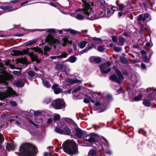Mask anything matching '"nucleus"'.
I'll use <instances>...</instances> for the list:
<instances>
[{
    "label": "nucleus",
    "instance_id": "obj_1",
    "mask_svg": "<svg viewBox=\"0 0 156 156\" xmlns=\"http://www.w3.org/2000/svg\"><path fill=\"white\" fill-rule=\"evenodd\" d=\"M62 146L64 151L69 154L75 155L79 153L78 145L73 140H66L63 143Z\"/></svg>",
    "mask_w": 156,
    "mask_h": 156
},
{
    "label": "nucleus",
    "instance_id": "obj_2",
    "mask_svg": "<svg viewBox=\"0 0 156 156\" xmlns=\"http://www.w3.org/2000/svg\"><path fill=\"white\" fill-rule=\"evenodd\" d=\"M19 151L22 156H32L37 152V149L30 143H25L21 146Z\"/></svg>",
    "mask_w": 156,
    "mask_h": 156
},
{
    "label": "nucleus",
    "instance_id": "obj_3",
    "mask_svg": "<svg viewBox=\"0 0 156 156\" xmlns=\"http://www.w3.org/2000/svg\"><path fill=\"white\" fill-rule=\"evenodd\" d=\"M52 106L56 109H62L65 107V104L63 99H57L51 103Z\"/></svg>",
    "mask_w": 156,
    "mask_h": 156
},
{
    "label": "nucleus",
    "instance_id": "obj_4",
    "mask_svg": "<svg viewBox=\"0 0 156 156\" xmlns=\"http://www.w3.org/2000/svg\"><path fill=\"white\" fill-rule=\"evenodd\" d=\"M15 92L10 87H8L3 92H0V99L1 100L14 95Z\"/></svg>",
    "mask_w": 156,
    "mask_h": 156
},
{
    "label": "nucleus",
    "instance_id": "obj_5",
    "mask_svg": "<svg viewBox=\"0 0 156 156\" xmlns=\"http://www.w3.org/2000/svg\"><path fill=\"white\" fill-rule=\"evenodd\" d=\"M116 73L118 76V77L115 75H112L110 76L109 79L112 81L116 82L120 84L121 83V80L123 79V76L118 70H117Z\"/></svg>",
    "mask_w": 156,
    "mask_h": 156
},
{
    "label": "nucleus",
    "instance_id": "obj_6",
    "mask_svg": "<svg viewBox=\"0 0 156 156\" xmlns=\"http://www.w3.org/2000/svg\"><path fill=\"white\" fill-rule=\"evenodd\" d=\"M46 41L48 42L50 45L53 46L55 48H56V45L59 44V42L58 40L51 36H47Z\"/></svg>",
    "mask_w": 156,
    "mask_h": 156
},
{
    "label": "nucleus",
    "instance_id": "obj_7",
    "mask_svg": "<svg viewBox=\"0 0 156 156\" xmlns=\"http://www.w3.org/2000/svg\"><path fill=\"white\" fill-rule=\"evenodd\" d=\"M83 4H84L83 3ZM94 4L93 3V5H90V6H88L87 7H87V9H86L85 8V6L84 4V8L83 9H76L75 10L76 12H78L79 11H83V13L84 15H86L87 16H89L90 14V12L92 11V7L94 6Z\"/></svg>",
    "mask_w": 156,
    "mask_h": 156
},
{
    "label": "nucleus",
    "instance_id": "obj_8",
    "mask_svg": "<svg viewBox=\"0 0 156 156\" xmlns=\"http://www.w3.org/2000/svg\"><path fill=\"white\" fill-rule=\"evenodd\" d=\"M29 50V49L27 48L26 50L23 49L21 51L19 50H13L11 51V54L12 55L15 56L25 55L28 53Z\"/></svg>",
    "mask_w": 156,
    "mask_h": 156
},
{
    "label": "nucleus",
    "instance_id": "obj_9",
    "mask_svg": "<svg viewBox=\"0 0 156 156\" xmlns=\"http://www.w3.org/2000/svg\"><path fill=\"white\" fill-rule=\"evenodd\" d=\"M110 65L109 62H107L101 65L100 66V68L101 72L104 74H106L108 73L111 71V69L110 68L105 69Z\"/></svg>",
    "mask_w": 156,
    "mask_h": 156
},
{
    "label": "nucleus",
    "instance_id": "obj_10",
    "mask_svg": "<svg viewBox=\"0 0 156 156\" xmlns=\"http://www.w3.org/2000/svg\"><path fill=\"white\" fill-rule=\"evenodd\" d=\"M96 136L94 133H91L85 137V140L90 143H94L95 140Z\"/></svg>",
    "mask_w": 156,
    "mask_h": 156
},
{
    "label": "nucleus",
    "instance_id": "obj_11",
    "mask_svg": "<svg viewBox=\"0 0 156 156\" xmlns=\"http://www.w3.org/2000/svg\"><path fill=\"white\" fill-rule=\"evenodd\" d=\"M0 9L5 11H7V12H12L16 10V8H13V7L10 5H5L0 6Z\"/></svg>",
    "mask_w": 156,
    "mask_h": 156
},
{
    "label": "nucleus",
    "instance_id": "obj_12",
    "mask_svg": "<svg viewBox=\"0 0 156 156\" xmlns=\"http://www.w3.org/2000/svg\"><path fill=\"white\" fill-rule=\"evenodd\" d=\"M151 16L149 13H145L144 15L140 14L139 16L138 17L137 20H146L148 19L150 20L151 19Z\"/></svg>",
    "mask_w": 156,
    "mask_h": 156
},
{
    "label": "nucleus",
    "instance_id": "obj_13",
    "mask_svg": "<svg viewBox=\"0 0 156 156\" xmlns=\"http://www.w3.org/2000/svg\"><path fill=\"white\" fill-rule=\"evenodd\" d=\"M75 130L76 131V135L77 137L81 138L83 136V134H85V132L82 131L78 128H76Z\"/></svg>",
    "mask_w": 156,
    "mask_h": 156
},
{
    "label": "nucleus",
    "instance_id": "obj_14",
    "mask_svg": "<svg viewBox=\"0 0 156 156\" xmlns=\"http://www.w3.org/2000/svg\"><path fill=\"white\" fill-rule=\"evenodd\" d=\"M90 61L92 63H99L101 62V59L98 57L91 56L89 58Z\"/></svg>",
    "mask_w": 156,
    "mask_h": 156
},
{
    "label": "nucleus",
    "instance_id": "obj_15",
    "mask_svg": "<svg viewBox=\"0 0 156 156\" xmlns=\"http://www.w3.org/2000/svg\"><path fill=\"white\" fill-rule=\"evenodd\" d=\"M0 78L2 80H7L10 78L9 75L5 71H3L0 75Z\"/></svg>",
    "mask_w": 156,
    "mask_h": 156
},
{
    "label": "nucleus",
    "instance_id": "obj_16",
    "mask_svg": "<svg viewBox=\"0 0 156 156\" xmlns=\"http://www.w3.org/2000/svg\"><path fill=\"white\" fill-rule=\"evenodd\" d=\"M52 88L53 89L55 94H58L62 92V89L58 87V85L55 84L52 86Z\"/></svg>",
    "mask_w": 156,
    "mask_h": 156
},
{
    "label": "nucleus",
    "instance_id": "obj_17",
    "mask_svg": "<svg viewBox=\"0 0 156 156\" xmlns=\"http://www.w3.org/2000/svg\"><path fill=\"white\" fill-rule=\"evenodd\" d=\"M45 30H46L47 31L48 33H57L55 31V29H47L44 30H41V29H37V30H36L35 29L33 30H32L31 31V32H34L35 31H44Z\"/></svg>",
    "mask_w": 156,
    "mask_h": 156
},
{
    "label": "nucleus",
    "instance_id": "obj_18",
    "mask_svg": "<svg viewBox=\"0 0 156 156\" xmlns=\"http://www.w3.org/2000/svg\"><path fill=\"white\" fill-rule=\"evenodd\" d=\"M98 3L99 4L101 7L103 9H105L107 7V4L103 0H99L98 1Z\"/></svg>",
    "mask_w": 156,
    "mask_h": 156
},
{
    "label": "nucleus",
    "instance_id": "obj_19",
    "mask_svg": "<svg viewBox=\"0 0 156 156\" xmlns=\"http://www.w3.org/2000/svg\"><path fill=\"white\" fill-rule=\"evenodd\" d=\"M66 81L67 82H68L71 84H74L76 83H81V81L76 79L73 80L70 78L67 79H66Z\"/></svg>",
    "mask_w": 156,
    "mask_h": 156
},
{
    "label": "nucleus",
    "instance_id": "obj_20",
    "mask_svg": "<svg viewBox=\"0 0 156 156\" xmlns=\"http://www.w3.org/2000/svg\"><path fill=\"white\" fill-rule=\"evenodd\" d=\"M14 83L15 85L19 87H22L24 85V83L20 79L14 81Z\"/></svg>",
    "mask_w": 156,
    "mask_h": 156
},
{
    "label": "nucleus",
    "instance_id": "obj_21",
    "mask_svg": "<svg viewBox=\"0 0 156 156\" xmlns=\"http://www.w3.org/2000/svg\"><path fill=\"white\" fill-rule=\"evenodd\" d=\"M29 55L30 56L32 61H37V63L39 62V61L37 60V55H34L33 52L30 53Z\"/></svg>",
    "mask_w": 156,
    "mask_h": 156
},
{
    "label": "nucleus",
    "instance_id": "obj_22",
    "mask_svg": "<svg viewBox=\"0 0 156 156\" xmlns=\"http://www.w3.org/2000/svg\"><path fill=\"white\" fill-rule=\"evenodd\" d=\"M66 32H69L72 34L75 35L77 34H80L79 31H78L76 30L71 29H67L64 30Z\"/></svg>",
    "mask_w": 156,
    "mask_h": 156
},
{
    "label": "nucleus",
    "instance_id": "obj_23",
    "mask_svg": "<svg viewBox=\"0 0 156 156\" xmlns=\"http://www.w3.org/2000/svg\"><path fill=\"white\" fill-rule=\"evenodd\" d=\"M62 134L69 135L71 133L70 129L68 127H65L62 129Z\"/></svg>",
    "mask_w": 156,
    "mask_h": 156
},
{
    "label": "nucleus",
    "instance_id": "obj_24",
    "mask_svg": "<svg viewBox=\"0 0 156 156\" xmlns=\"http://www.w3.org/2000/svg\"><path fill=\"white\" fill-rule=\"evenodd\" d=\"M72 16L75 17L78 20H83L84 18L83 16L80 14L73 13Z\"/></svg>",
    "mask_w": 156,
    "mask_h": 156
},
{
    "label": "nucleus",
    "instance_id": "obj_25",
    "mask_svg": "<svg viewBox=\"0 0 156 156\" xmlns=\"http://www.w3.org/2000/svg\"><path fill=\"white\" fill-rule=\"evenodd\" d=\"M15 148L14 145L12 144H9L6 147V148L7 151H10L13 150Z\"/></svg>",
    "mask_w": 156,
    "mask_h": 156
},
{
    "label": "nucleus",
    "instance_id": "obj_26",
    "mask_svg": "<svg viewBox=\"0 0 156 156\" xmlns=\"http://www.w3.org/2000/svg\"><path fill=\"white\" fill-rule=\"evenodd\" d=\"M83 2V3L84 4L85 6V8L86 9H87V6H90V5H93V2H87L86 1V0H81Z\"/></svg>",
    "mask_w": 156,
    "mask_h": 156
},
{
    "label": "nucleus",
    "instance_id": "obj_27",
    "mask_svg": "<svg viewBox=\"0 0 156 156\" xmlns=\"http://www.w3.org/2000/svg\"><path fill=\"white\" fill-rule=\"evenodd\" d=\"M77 59V58L73 56H71L69 57L67 59V61L71 63H74L75 62Z\"/></svg>",
    "mask_w": 156,
    "mask_h": 156
},
{
    "label": "nucleus",
    "instance_id": "obj_28",
    "mask_svg": "<svg viewBox=\"0 0 156 156\" xmlns=\"http://www.w3.org/2000/svg\"><path fill=\"white\" fill-rule=\"evenodd\" d=\"M97 151L94 150H91L89 152L88 156H97Z\"/></svg>",
    "mask_w": 156,
    "mask_h": 156
},
{
    "label": "nucleus",
    "instance_id": "obj_29",
    "mask_svg": "<svg viewBox=\"0 0 156 156\" xmlns=\"http://www.w3.org/2000/svg\"><path fill=\"white\" fill-rule=\"evenodd\" d=\"M87 44V42L83 41L79 43L78 45L80 48L82 49L85 47Z\"/></svg>",
    "mask_w": 156,
    "mask_h": 156
},
{
    "label": "nucleus",
    "instance_id": "obj_30",
    "mask_svg": "<svg viewBox=\"0 0 156 156\" xmlns=\"http://www.w3.org/2000/svg\"><path fill=\"white\" fill-rule=\"evenodd\" d=\"M120 61L122 63L127 64L128 63V61L127 58L125 57H121L120 58Z\"/></svg>",
    "mask_w": 156,
    "mask_h": 156
},
{
    "label": "nucleus",
    "instance_id": "obj_31",
    "mask_svg": "<svg viewBox=\"0 0 156 156\" xmlns=\"http://www.w3.org/2000/svg\"><path fill=\"white\" fill-rule=\"evenodd\" d=\"M94 47L95 48V45L93 44H92L90 46H89L87 48H86V49L83 50L82 51V53H85Z\"/></svg>",
    "mask_w": 156,
    "mask_h": 156
},
{
    "label": "nucleus",
    "instance_id": "obj_32",
    "mask_svg": "<svg viewBox=\"0 0 156 156\" xmlns=\"http://www.w3.org/2000/svg\"><path fill=\"white\" fill-rule=\"evenodd\" d=\"M31 49L34 50L36 52H38L39 54H41V55L43 54V51L38 47L33 48H32Z\"/></svg>",
    "mask_w": 156,
    "mask_h": 156
},
{
    "label": "nucleus",
    "instance_id": "obj_33",
    "mask_svg": "<svg viewBox=\"0 0 156 156\" xmlns=\"http://www.w3.org/2000/svg\"><path fill=\"white\" fill-rule=\"evenodd\" d=\"M118 40L119 42V45H123L124 44L125 40L123 37H120L119 38Z\"/></svg>",
    "mask_w": 156,
    "mask_h": 156
},
{
    "label": "nucleus",
    "instance_id": "obj_34",
    "mask_svg": "<svg viewBox=\"0 0 156 156\" xmlns=\"http://www.w3.org/2000/svg\"><path fill=\"white\" fill-rule=\"evenodd\" d=\"M68 55V54L67 53L63 52L61 55H58L59 58L62 59L67 57Z\"/></svg>",
    "mask_w": 156,
    "mask_h": 156
},
{
    "label": "nucleus",
    "instance_id": "obj_35",
    "mask_svg": "<svg viewBox=\"0 0 156 156\" xmlns=\"http://www.w3.org/2000/svg\"><path fill=\"white\" fill-rule=\"evenodd\" d=\"M60 118V115L57 114L54 115L53 119L54 122H56L57 121L59 120Z\"/></svg>",
    "mask_w": 156,
    "mask_h": 156
},
{
    "label": "nucleus",
    "instance_id": "obj_36",
    "mask_svg": "<svg viewBox=\"0 0 156 156\" xmlns=\"http://www.w3.org/2000/svg\"><path fill=\"white\" fill-rule=\"evenodd\" d=\"M143 104L146 106H149L151 105V103L149 101L145 99L143 101Z\"/></svg>",
    "mask_w": 156,
    "mask_h": 156
},
{
    "label": "nucleus",
    "instance_id": "obj_37",
    "mask_svg": "<svg viewBox=\"0 0 156 156\" xmlns=\"http://www.w3.org/2000/svg\"><path fill=\"white\" fill-rule=\"evenodd\" d=\"M43 84L44 86L47 88H49L51 87V84L46 80L43 81Z\"/></svg>",
    "mask_w": 156,
    "mask_h": 156
},
{
    "label": "nucleus",
    "instance_id": "obj_38",
    "mask_svg": "<svg viewBox=\"0 0 156 156\" xmlns=\"http://www.w3.org/2000/svg\"><path fill=\"white\" fill-rule=\"evenodd\" d=\"M68 40L66 38H63L62 41V46H64L68 42Z\"/></svg>",
    "mask_w": 156,
    "mask_h": 156
},
{
    "label": "nucleus",
    "instance_id": "obj_39",
    "mask_svg": "<svg viewBox=\"0 0 156 156\" xmlns=\"http://www.w3.org/2000/svg\"><path fill=\"white\" fill-rule=\"evenodd\" d=\"M142 96H143L142 94H139L138 96L135 97L134 98V100L136 101H140L141 99V98H142Z\"/></svg>",
    "mask_w": 156,
    "mask_h": 156
},
{
    "label": "nucleus",
    "instance_id": "obj_40",
    "mask_svg": "<svg viewBox=\"0 0 156 156\" xmlns=\"http://www.w3.org/2000/svg\"><path fill=\"white\" fill-rule=\"evenodd\" d=\"M154 94L153 97H152V94H150L149 95V98L150 99H151V100H153L154 99L156 98V90H154V92L153 93V94Z\"/></svg>",
    "mask_w": 156,
    "mask_h": 156
},
{
    "label": "nucleus",
    "instance_id": "obj_41",
    "mask_svg": "<svg viewBox=\"0 0 156 156\" xmlns=\"http://www.w3.org/2000/svg\"><path fill=\"white\" fill-rule=\"evenodd\" d=\"M63 65L62 64H58L56 66V68L58 70H62Z\"/></svg>",
    "mask_w": 156,
    "mask_h": 156
},
{
    "label": "nucleus",
    "instance_id": "obj_42",
    "mask_svg": "<svg viewBox=\"0 0 156 156\" xmlns=\"http://www.w3.org/2000/svg\"><path fill=\"white\" fill-rule=\"evenodd\" d=\"M31 111L33 112L34 113V115L35 116H37L40 115L41 114V112L39 111H34L32 110Z\"/></svg>",
    "mask_w": 156,
    "mask_h": 156
},
{
    "label": "nucleus",
    "instance_id": "obj_43",
    "mask_svg": "<svg viewBox=\"0 0 156 156\" xmlns=\"http://www.w3.org/2000/svg\"><path fill=\"white\" fill-rule=\"evenodd\" d=\"M55 132L57 133H58L60 134H62V130L61 129L58 127H56L55 128Z\"/></svg>",
    "mask_w": 156,
    "mask_h": 156
},
{
    "label": "nucleus",
    "instance_id": "obj_44",
    "mask_svg": "<svg viewBox=\"0 0 156 156\" xmlns=\"http://www.w3.org/2000/svg\"><path fill=\"white\" fill-rule=\"evenodd\" d=\"M119 6V8L117 9V10L119 11H122L124 7L123 4H119L118 5Z\"/></svg>",
    "mask_w": 156,
    "mask_h": 156
},
{
    "label": "nucleus",
    "instance_id": "obj_45",
    "mask_svg": "<svg viewBox=\"0 0 156 156\" xmlns=\"http://www.w3.org/2000/svg\"><path fill=\"white\" fill-rule=\"evenodd\" d=\"M105 48L102 46H99L98 48V50L100 52L104 51Z\"/></svg>",
    "mask_w": 156,
    "mask_h": 156
},
{
    "label": "nucleus",
    "instance_id": "obj_46",
    "mask_svg": "<svg viewBox=\"0 0 156 156\" xmlns=\"http://www.w3.org/2000/svg\"><path fill=\"white\" fill-rule=\"evenodd\" d=\"M28 75L30 77H33L35 76V73L32 71H30L28 73Z\"/></svg>",
    "mask_w": 156,
    "mask_h": 156
},
{
    "label": "nucleus",
    "instance_id": "obj_47",
    "mask_svg": "<svg viewBox=\"0 0 156 156\" xmlns=\"http://www.w3.org/2000/svg\"><path fill=\"white\" fill-rule=\"evenodd\" d=\"M36 41L35 40H33L32 41H30L27 44V45H32L36 43Z\"/></svg>",
    "mask_w": 156,
    "mask_h": 156
},
{
    "label": "nucleus",
    "instance_id": "obj_48",
    "mask_svg": "<svg viewBox=\"0 0 156 156\" xmlns=\"http://www.w3.org/2000/svg\"><path fill=\"white\" fill-rule=\"evenodd\" d=\"M90 100H91V98L90 97H88L84 99V102L85 103H89Z\"/></svg>",
    "mask_w": 156,
    "mask_h": 156
},
{
    "label": "nucleus",
    "instance_id": "obj_49",
    "mask_svg": "<svg viewBox=\"0 0 156 156\" xmlns=\"http://www.w3.org/2000/svg\"><path fill=\"white\" fill-rule=\"evenodd\" d=\"M113 48L115 51L117 52H120L122 50V48L119 47H115Z\"/></svg>",
    "mask_w": 156,
    "mask_h": 156
},
{
    "label": "nucleus",
    "instance_id": "obj_50",
    "mask_svg": "<svg viewBox=\"0 0 156 156\" xmlns=\"http://www.w3.org/2000/svg\"><path fill=\"white\" fill-rule=\"evenodd\" d=\"M51 101V99L49 98H46L44 99V102L45 103L48 104L50 103Z\"/></svg>",
    "mask_w": 156,
    "mask_h": 156
},
{
    "label": "nucleus",
    "instance_id": "obj_51",
    "mask_svg": "<svg viewBox=\"0 0 156 156\" xmlns=\"http://www.w3.org/2000/svg\"><path fill=\"white\" fill-rule=\"evenodd\" d=\"M93 39L96 41L98 42L99 43L101 42H102V40L100 38H98L96 37H94L92 38Z\"/></svg>",
    "mask_w": 156,
    "mask_h": 156
},
{
    "label": "nucleus",
    "instance_id": "obj_52",
    "mask_svg": "<svg viewBox=\"0 0 156 156\" xmlns=\"http://www.w3.org/2000/svg\"><path fill=\"white\" fill-rule=\"evenodd\" d=\"M13 73L15 75L18 76H20L21 74V73L19 71H13Z\"/></svg>",
    "mask_w": 156,
    "mask_h": 156
},
{
    "label": "nucleus",
    "instance_id": "obj_53",
    "mask_svg": "<svg viewBox=\"0 0 156 156\" xmlns=\"http://www.w3.org/2000/svg\"><path fill=\"white\" fill-rule=\"evenodd\" d=\"M50 50V48L48 46H45L44 48V54H46L47 52H48Z\"/></svg>",
    "mask_w": 156,
    "mask_h": 156
},
{
    "label": "nucleus",
    "instance_id": "obj_54",
    "mask_svg": "<svg viewBox=\"0 0 156 156\" xmlns=\"http://www.w3.org/2000/svg\"><path fill=\"white\" fill-rule=\"evenodd\" d=\"M112 40L114 43H117V37L115 36H112Z\"/></svg>",
    "mask_w": 156,
    "mask_h": 156
},
{
    "label": "nucleus",
    "instance_id": "obj_55",
    "mask_svg": "<svg viewBox=\"0 0 156 156\" xmlns=\"http://www.w3.org/2000/svg\"><path fill=\"white\" fill-rule=\"evenodd\" d=\"M141 53L142 55L143 58L144 56H146V52L144 50H141Z\"/></svg>",
    "mask_w": 156,
    "mask_h": 156
},
{
    "label": "nucleus",
    "instance_id": "obj_56",
    "mask_svg": "<svg viewBox=\"0 0 156 156\" xmlns=\"http://www.w3.org/2000/svg\"><path fill=\"white\" fill-rule=\"evenodd\" d=\"M145 60V62H149V59L147 55L146 56H144V57L143 58Z\"/></svg>",
    "mask_w": 156,
    "mask_h": 156
},
{
    "label": "nucleus",
    "instance_id": "obj_57",
    "mask_svg": "<svg viewBox=\"0 0 156 156\" xmlns=\"http://www.w3.org/2000/svg\"><path fill=\"white\" fill-rule=\"evenodd\" d=\"M49 58L51 59H56V58H59L58 55L56 56H51L49 57Z\"/></svg>",
    "mask_w": 156,
    "mask_h": 156
},
{
    "label": "nucleus",
    "instance_id": "obj_58",
    "mask_svg": "<svg viewBox=\"0 0 156 156\" xmlns=\"http://www.w3.org/2000/svg\"><path fill=\"white\" fill-rule=\"evenodd\" d=\"M81 88L80 87H79L78 88H76V89H75L73 91V93H74L78 91H79L81 89Z\"/></svg>",
    "mask_w": 156,
    "mask_h": 156
},
{
    "label": "nucleus",
    "instance_id": "obj_59",
    "mask_svg": "<svg viewBox=\"0 0 156 156\" xmlns=\"http://www.w3.org/2000/svg\"><path fill=\"white\" fill-rule=\"evenodd\" d=\"M81 88L80 87H79L78 88H76V89H75L73 91V93H74L78 91H79L81 89Z\"/></svg>",
    "mask_w": 156,
    "mask_h": 156
},
{
    "label": "nucleus",
    "instance_id": "obj_60",
    "mask_svg": "<svg viewBox=\"0 0 156 156\" xmlns=\"http://www.w3.org/2000/svg\"><path fill=\"white\" fill-rule=\"evenodd\" d=\"M81 88L80 87H79L78 88H76V89H75L73 91V93H74L78 91H79L81 89Z\"/></svg>",
    "mask_w": 156,
    "mask_h": 156
},
{
    "label": "nucleus",
    "instance_id": "obj_61",
    "mask_svg": "<svg viewBox=\"0 0 156 156\" xmlns=\"http://www.w3.org/2000/svg\"><path fill=\"white\" fill-rule=\"evenodd\" d=\"M10 103L14 106H16L17 105L16 103L14 101H11Z\"/></svg>",
    "mask_w": 156,
    "mask_h": 156
},
{
    "label": "nucleus",
    "instance_id": "obj_62",
    "mask_svg": "<svg viewBox=\"0 0 156 156\" xmlns=\"http://www.w3.org/2000/svg\"><path fill=\"white\" fill-rule=\"evenodd\" d=\"M123 15H124V14L123 13V12H119L118 13V16L119 17H120L122 16Z\"/></svg>",
    "mask_w": 156,
    "mask_h": 156
},
{
    "label": "nucleus",
    "instance_id": "obj_63",
    "mask_svg": "<svg viewBox=\"0 0 156 156\" xmlns=\"http://www.w3.org/2000/svg\"><path fill=\"white\" fill-rule=\"evenodd\" d=\"M5 65H6V66H7V65H9H9H10V61H9V60H7L5 61Z\"/></svg>",
    "mask_w": 156,
    "mask_h": 156
},
{
    "label": "nucleus",
    "instance_id": "obj_64",
    "mask_svg": "<svg viewBox=\"0 0 156 156\" xmlns=\"http://www.w3.org/2000/svg\"><path fill=\"white\" fill-rule=\"evenodd\" d=\"M124 91L123 90H122V89H118L117 90V92L118 93H124Z\"/></svg>",
    "mask_w": 156,
    "mask_h": 156
}]
</instances>
